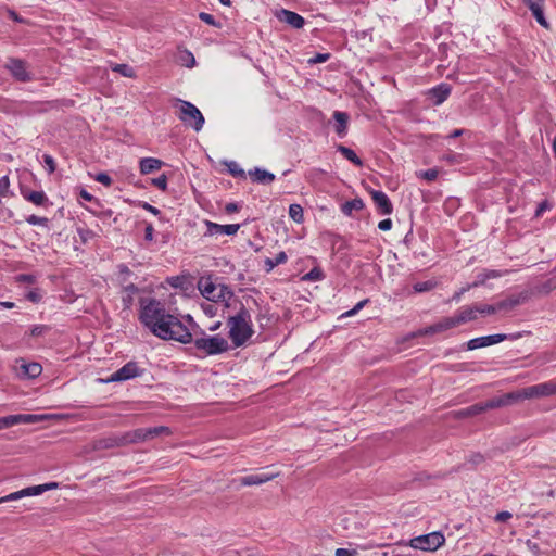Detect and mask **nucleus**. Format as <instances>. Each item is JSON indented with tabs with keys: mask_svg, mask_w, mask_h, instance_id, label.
Here are the masks:
<instances>
[{
	"mask_svg": "<svg viewBox=\"0 0 556 556\" xmlns=\"http://www.w3.org/2000/svg\"><path fill=\"white\" fill-rule=\"evenodd\" d=\"M140 321L157 338L187 344L191 340L188 329L176 316L167 313L155 299L141 300Z\"/></svg>",
	"mask_w": 556,
	"mask_h": 556,
	"instance_id": "nucleus-1",
	"label": "nucleus"
},
{
	"mask_svg": "<svg viewBox=\"0 0 556 556\" xmlns=\"http://www.w3.org/2000/svg\"><path fill=\"white\" fill-rule=\"evenodd\" d=\"M190 330L191 340L188 343H192L194 349L201 353V357L218 355L229 350L228 341L219 336H210L204 330L195 326Z\"/></svg>",
	"mask_w": 556,
	"mask_h": 556,
	"instance_id": "nucleus-2",
	"label": "nucleus"
},
{
	"mask_svg": "<svg viewBox=\"0 0 556 556\" xmlns=\"http://www.w3.org/2000/svg\"><path fill=\"white\" fill-rule=\"evenodd\" d=\"M229 338L236 348L242 346L254 333L251 315L241 306L240 311L228 319Z\"/></svg>",
	"mask_w": 556,
	"mask_h": 556,
	"instance_id": "nucleus-3",
	"label": "nucleus"
},
{
	"mask_svg": "<svg viewBox=\"0 0 556 556\" xmlns=\"http://www.w3.org/2000/svg\"><path fill=\"white\" fill-rule=\"evenodd\" d=\"M175 102L179 109L177 113L178 118L186 126L193 128L195 131H200L203 128L205 122L200 110L189 101L175 99Z\"/></svg>",
	"mask_w": 556,
	"mask_h": 556,
	"instance_id": "nucleus-4",
	"label": "nucleus"
},
{
	"mask_svg": "<svg viewBox=\"0 0 556 556\" xmlns=\"http://www.w3.org/2000/svg\"><path fill=\"white\" fill-rule=\"evenodd\" d=\"M58 486H59V484L56 482H49V483H45V484L28 486V488L22 489L20 491L10 493L7 496L0 497V504L11 502V501H16V500L23 498L25 496L40 495L45 491L54 490V489H58Z\"/></svg>",
	"mask_w": 556,
	"mask_h": 556,
	"instance_id": "nucleus-5",
	"label": "nucleus"
},
{
	"mask_svg": "<svg viewBox=\"0 0 556 556\" xmlns=\"http://www.w3.org/2000/svg\"><path fill=\"white\" fill-rule=\"evenodd\" d=\"M444 542L445 538L440 532H432L414 538L410 541V546L422 551H435L442 546Z\"/></svg>",
	"mask_w": 556,
	"mask_h": 556,
	"instance_id": "nucleus-6",
	"label": "nucleus"
},
{
	"mask_svg": "<svg viewBox=\"0 0 556 556\" xmlns=\"http://www.w3.org/2000/svg\"><path fill=\"white\" fill-rule=\"evenodd\" d=\"M521 337L520 333H514V334H490L484 337H479L471 339L467 342V349L468 350H476L480 348H486L496 343H500L506 339L516 340Z\"/></svg>",
	"mask_w": 556,
	"mask_h": 556,
	"instance_id": "nucleus-7",
	"label": "nucleus"
},
{
	"mask_svg": "<svg viewBox=\"0 0 556 556\" xmlns=\"http://www.w3.org/2000/svg\"><path fill=\"white\" fill-rule=\"evenodd\" d=\"M527 400L541 399L556 394V381H547L525 388Z\"/></svg>",
	"mask_w": 556,
	"mask_h": 556,
	"instance_id": "nucleus-8",
	"label": "nucleus"
},
{
	"mask_svg": "<svg viewBox=\"0 0 556 556\" xmlns=\"http://www.w3.org/2000/svg\"><path fill=\"white\" fill-rule=\"evenodd\" d=\"M5 68L21 83L31 80V74L27 70V64L21 59L10 58L5 63Z\"/></svg>",
	"mask_w": 556,
	"mask_h": 556,
	"instance_id": "nucleus-9",
	"label": "nucleus"
},
{
	"mask_svg": "<svg viewBox=\"0 0 556 556\" xmlns=\"http://www.w3.org/2000/svg\"><path fill=\"white\" fill-rule=\"evenodd\" d=\"M525 393V388L509 393H505L501 396L491 399L489 406H492V408L495 409L525 401L527 400Z\"/></svg>",
	"mask_w": 556,
	"mask_h": 556,
	"instance_id": "nucleus-10",
	"label": "nucleus"
},
{
	"mask_svg": "<svg viewBox=\"0 0 556 556\" xmlns=\"http://www.w3.org/2000/svg\"><path fill=\"white\" fill-rule=\"evenodd\" d=\"M454 327H457V324L455 321L454 316L451 317H444L440 319L438 323L428 326L424 329L418 330L413 334V337H421V336H430L434 333L444 332L448 329H452Z\"/></svg>",
	"mask_w": 556,
	"mask_h": 556,
	"instance_id": "nucleus-11",
	"label": "nucleus"
},
{
	"mask_svg": "<svg viewBox=\"0 0 556 556\" xmlns=\"http://www.w3.org/2000/svg\"><path fill=\"white\" fill-rule=\"evenodd\" d=\"M142 370L139 369L136 362H128L122 368L112 374L105 381L106 382H115V381H125L131 378L140 376Z\"/></svg>",
	"mask_w": 556,
	"mask_h": 556,
	"instance_id": "nucleus-12",
	"label": "nucleus"
},
{
	"mask_svg": "<svg viewBox=\"0 0 556 556\" xmlns=\"http://www.w3.org/2000/svg\"><path fill=\"white\" fill-rule=\"evenodd\" d=\"M530 299V292L529 291H522L518 294H513L500 302L496 303L498 312H509L517 307L518 305H521L526 303Z\"/></svg>",
	"mask_w": 556,
	"mask_h": 556,
	"instance_id": "nucleus-13",
	"label": "nucleus"
},
{
	"mask_svg": "<svg viewBox=\"0 0 556 556\" xmlns=\"http://www.w3.org/2000/svg\"><path fill=\"white\" fill-rule=\"evenodd\" d=\"M125 435L123 434H114L106 438L98 439L93 442V450H109L119 446H126Z\"/></svg>",
	"mask_w": 556,
	"mask_h": 556,
	"instance_id": "nucleus-14",
	"label": "nucleus"
},
{
	"mask_svg": "<svg viewBox=\"0 0 556 556\" xmlns=\"http://www.w3.org/2000/svg\"><path fill=\"white\" fill-rule=\"evenodd\" d=\"M205 225L207 228L206 236H215V235H227L233 236L238 232L240 225L239 224H229V225H219L213 223L211 220H205Z\"/></svg>",
	"mask_w": 556,
	"mask_h": 556,
	"instance_id": "nucleus-15",
	"label": "nucleus"
},
{
	"mask_svg": "<svg viewBox=\"0 0 556 556\" xmlns=\"http://www.w3.org/2000/svg\"><path fill=\"white\" fill-rule=\"evenodd\" d=\"M276 16L280 22H283L296 29L302 28L305 24L304 18L300 14L286 9L279 10L276 13Z\"/></svg>",
	"mask_w": 556,
	"mask_h": 556,
	"instance_id": "nucleus-16",
	"label": "nucleus"
},
{
	"mask_svg": "<svg viewBox=\"0 0 556 556\" xmlns=\"http://www.w3.org/2000/svg\"><path fill=\"white\" fill-rule=\"evenodd\" d=\"M452 88L447 84H440L428 90L427 94L432 99L434 105L442 104L451 94Z\"/></svg>",
	"mask_w": 556,
	"mask_h": 556,
	"instance_id": "nucleus-17",
	"label": "nucleus"
},
{
	"mask_svg": "<svg viewBox=\"0 0 556 556\" xmlns=\"http://www.w3.org/2000/svg\"><path fill=\"white\" fill-rule=\"evenodd\" d=\"M371 198L381 214L389 215L393 211V205L388 195L378 190L371 191Z\"/></svg>",
	"mask_w": 556,
	"mask_h": 556,
	"instance_id": "nucleus-18",
	"label": "nucleus"
},
{
	"mask_svg": "<svg viewBox=\"0 0 556 556\" xmlns=\"http://www.w3.org/2000/svg\"><path fill=\"white\" fill-rule=\"evenodd\" d=\"M530 11L532 12L536 22L544 28H549V24L546 21L543 12V0H522Z\"/></svg>",
	"mask_w": 556,
	"mask_h": 556,
	"instance_id": "nucleus-19",
	"label": "nucleus"
},
{
	"mask_svg": "<svg viewBox=\"0 0 556 556\" xmlns=\"http://www.w3.org/2000/svg\"><path fill=\"white\" fill-rule=\"evenodd\" d=\"M279 476V472L275 473H255L242 477L240 480L241 485L251 486V485H260L265 482L271 481L276 477Z\"/></svg>",
	"mask_w": 556,
	"mask_h": 556,
	"instance_id": "nucleus-20",
	"label": "nucleus"
},
{
	"mask_svg": "<svg viewBox=\"0 0 556 556\" xmlns=\"http://www.w3.org/2000/svg\"><path fill=\"white\" fill-rule=\"evenodd\" d=\"M490 405V400L486 401V402H481V403H477V404H473L469 407H466V408H463L460 410H458L456 413V417L458 418H468V417H472V416H476V415H479V414H482L489 409H493L492 406H489Z\"/></svg>",
	"mask_w": 556,
	"mask_h": 556,
	"instance_id": "nucleus-21",
	"label": "nucleus"
},
{
	"mask_svg": "<svg viewBox=\"0 0 556 556\" xmlns=\"http://www.w3.org/2000/svg\"><path fill=\"white\" fill-rule=\"evenodd\" d=\"M42 371V367L39 363H22L18 367V375L23 378H37Z\"/></svg>",
	"mask_w": 556,
	"mask_h": 556,
	"instance_id": "nucleus-22",
	"label": "nucleus"
},
{
	"mask_svg": "<svg viewBox=\"0 0 556 556\" xmlns=\"http://www.w3.org/2000/svg\"><path fill=\"white\" fill-rule=\"evenodd\" d=\"M454 318L457 326L477 319L476 304L473 306H466L460 308Z\"/></svg>",
	"mask_w": 556,
	"mask_h": 556,
	"instance_id": "nucleus-23",
	"label": "nucleus"
},
{
	"mask_svg": "<svg viewBox=\"0 0 556 556\" xmlns=\"http://www.w3.org/2000/svg\"><path fill=\"white\" fill-rule=\"evenodd\" d=\"M199 290L210 301H217L222 295L216 294V286L211 280H200Z\"/></svg>",
	"mask_w": 556,
	"mask_h": 556,
	"instance_id": "nucleus-24",
	"label": "nucleus"
},
{
	"mask_svg": "<svg viewBox=\"0 0 556 556\" xmlns=\"http://www.w3.org/2000/svg\"><path fill=\"white\" fill-rule=\"evenodd\" d=\"M249 175L254 182L268 185L275 180V175L265 169L255 168L254 170H250Z\"/></svg>",
	"mask_w": 556,
	"mask_h": 556,
	"instance_id": "nucleus-25",
	"label": "nucleus"
},
{
	"mask_svg": "<svg viewBox=\"0 0 556 556\" xmlns=\"http://www.w3.org/2000/svg\"><path fill=\"white\" fill-rule=\"evenodd\" d=\"M54 417V415H30V414H21V415H12V419H14V425L17 424H35L38 421L47 420L49 418Z\"/></svg>",
	"mask_w": 556,
	"mask_h": 556,
	"instance_id": "nucleus-26",
	"label": "nucleus"
},
{
	"mask_svg": "<svg viewBox=\"0 0 556 556\" xmlns=\"http://www.w3.org/2000/svg\"><path fill=\"white\" fill-rule=\"evenodd\" d=\"M163 162L154 157H144L140 161V173L143 175L150 174L162 167Z\"/></svg>",
	"mask_w": 556,
	"mask_h": 556,
	"instance_id": "nucleus-27",
	"label": "nucleus"
},
{
	"mask_svg": "<svg viewBox=\"0 0 556 556\" xmlns=\"http://www.w3.org/2000/svg\"><path fill=\"white\" fill-rule=\"evenodd\" d=\"M124 435L127 445L148 441L144 428L125 432Z\"/></svg>",
	"mask_w": 556,
	"mask_h": 556,
	"instance_id": "nucleus-28",
	"label": "nucleus"
},
{
	"mask_svg": "<svg viewBox=\"0 0 556 556\" xmlns=\"http://www.w3.org/2000/svg\"><path fill=\"white\" fill-rule=\"evenodd\" d=\"M333 118L336 121V132L339 136H344L348 128L349 115L345 112L336 111L333 113Z\"/></svg>",
	"mask_w": 556,
	"mask_h": 556,
	"instance_id": "nucleus-29",
	"label": "nucleus"
},
{
	"mask_svg": "<svg viewBox=\"0 0 556 556\" xmlns=\"http://www.w3.org/2000/svg\"><path fill=\"white\" fill-rule=\"evenodd\" d=\"M365 206L364 201L359 198L346 201L341 205V211L344 215L351 216L353 211H361Z\"/></svg>",
	"mask_w": 556,
	"mask_h": 556,
	"instance_id": "nucleus-30",
	"label": "nucleus"
},
{
	"mask_svg": "<svg viewBox=\"0 0 556 556\" xmlns=\"http://www.w3.org/2000/svg\"><path fill=\"white\" fill-rule=\"evenodd\" d=\"M337 150L354 165L358 167L363 166V161L357 156V154L352 149L340 144L338 146Z\"/></svg>",
	"mask_w": 556,
	"mask_h": 556,
	"instance_id": "nucleus-31",
	"label": "nucleus"
},
{
	"mask_svg": "<svg viewBox=\"0 0 556 556\" xmlns=\"http://www.w3.org/2000/svg\"><path fill=\"white\" fill-rule=\"evenodd\" d=\"M287 262V254L285 252H279L274 258L265 260V269L267 273L271 271L276 266L283 264Z\"/></svg>",
	"mask_w": 556,
	"mask_h": 556,
	"instance_id": "nucleus-32",
	"label": "nucleus"
},
{
	"mask_svg": "<svg viewBox=\"0 0 556 556\" xmlns=\"http://www.w3.org/2000/svg\"><path fill=\"white\" fill-rule=\"evenodd\" d=\"M24 198L35 205H43L48 201L47 195L42 191H30L29 193L24 194Z\"/></svg>",
	"mask_w": 556,
	"mask_h": 556,
	"instance_id": "nucleus-33",
	"label": "nucleus"
},
{
	"mask_svg": "<svg viewBox=\"0 0 556 556\" xmlns=\"http://www.w3.org/2000/svg\"><path fill=\"white\" fill-rule=\"evenodd\" d=\"M144 429H146L148 441L154 439L155 437L162 435V434L169 435L172 433L170 429L165 426H157V427L144 428Z\"/></svg>",
	"mask_w": 556,
	"mask_h": 556,
	"instance_id": "nucleus-34",
	"label": "nucleus"
},
{
	"mask_svg": "<svg viewBox=\"0 0 556 556\" xmlns=\"http://www.w3.org/2000/svg\"><path fill=\"white\" fill-rule=\"evenodd\" d=\"M289 216L296 223H302L304 219L303 208L300 204H291L289 206Z\"/></svg>",
	"mask_w": 556,
	"mask_h": 556,
	"instance_id": "nucleus-35",
	"label": "nucleus"
},
{
	"mask_svg": "<svg viewBox=\"0 0 556 556\" xmlns=\"http://www.w3.org/2000/svg\"><path fill=\"white\" fill-rule=\"evenodd\" d=\"M435 286H437V281L427 280V281H422V282H416L413 286V289L415 292L421 293V292H428V291L432 290L433 288H435Z\"/></svg>",
	"mask_w": 556,
	"mask_h": 556,
	"instance_id": "nucleus-36",
	"label": "nucleus"
},
{
	"mask_svg": "<svg viewBox=\"0 0 556 556\" xmlns=\"http://www.w3.org/2000/svg\"><path fill=\"white\" fill-rule=\"evenodd\" d=\"M112 70L124 77L132 78L136 76L134 68L128 66L127 64H115Z\"/></svg>",
	"mask_w": 556,
	"mask_h": 556,
	"instance_id": "nucleus-37",
	"label": "nucleus"
},
{
	"mask_svg": "<svg viewBox=\"0 0 556 556\" xmlns=\"http://www.w3.org/2000/svg\"><path fill=\"white\" fill-rule=\"evenodd\" d=\"M477 313L482 315H492L498 312L497 305H489V304H476Z\"/></svg>",
	"mask_w": 556,
	"mask_h": 556,
	"instance_id": "nucleus-38",
	"label": "nucleus"
},
{
	"mask_svg": "<svg viewBox=\"0 0 556 556\" xmlns=\"http://www.w3.org/2000/svg\"><path fill=\"white\" fill-rule=\"evenodd\" d=\"M324 274L320 268L314 267L304 277L303 280L317 281L323 279Z\"/></svg>",
	"mask_w": 556,
	"mask_h": 556,
	"instance_id": "nucleus-39",
	"label": "nucleus"
},
{
	"mask_svg": "<svg viewBox=\"0 0 556 556\" xmlns=\"http://www.w3.org/2000/svg\"><path fill=\"white\" fill-rule=\"evenodd\" d=\"M152 185L159 188L162 191H165L167 188V176L165 174H162L157 178L152 179Z\"/></svg>",
	"mask_w": 556,
	"mask_h": 556,
	"instance_id": "nucleus-40",
	"label": "nucleus"
},
{
	"mask_svg": "<svg viewBox=\"0 0 556 556\" xmlns=\"http://www.w3.org/2000/svg\"><path fill=\"white\" fill-rule=\"evenodd\" d=\"M26 222L30 225H42V226H47L48 224V218L46 217H39V216H36V215H29L27 218H26Z\"/></svg>",
	"mask_w": 556,
	"mask_h": 556,
	"instance_id": "nucleus-41",
	"label": "nucleus"
},
{
	"mask_svg": "<svg viewBox=\"0 0 556 556\" xmlns=\"http://www.w3.org/2000/svg\"><path fill=\"white\" fill-rule=\"evenodd\" d=\"M438 175H439V172L437 168H430V169H427V170L420 173V176L428 181L435 180Z\"/></svg>",
	"mask_w": 556,
	"mask_h": 556,
	"instance_id": "nucleus-42",
	"label": "nucleus"
},
{
	"mask_svg": "<svg viewBox=\"0 0 556 556\" xmlns=\"http://www.w3.org/2000/svg\"><path fill=\"white\" fill-rule=\"evenodd\" d=\"M10 188V179L8 176H3L0 178V194L2 197H7Z\"/></svg>",
	"mask_w": 556,
	"mask_h": 556,
	"instance_id": "nucleus-43",
	"label": "nucleus"
},
{
	"mask_svg": "<svg viewBox=\"0 0 556 556\" xmlns=\"http://www.w3.org/2000/svg\"><path fill=\"white\" fill-rule=\"evenodd\" d=\"M228 168L235 177H244V170L236 162H230Z\"/></svg>",
	"mask_w": 556,
	"mask_h": 556,
	"instance_id": "nucleus-44",
	"label": "nucleus"
},
{
	"mask_svg": "<svg viewBox=\"0 0 556 556\" xmlns=\"http://www.w3.org/2000/svg\"><path fill=\"white\" fill-rule=\"evenodd\" d=\"M94 179L106 187H110L112 185V178L106 173L97 174Z\"/></svg>",
	"mask_w": 556,
	"mask_h": 556,
	"instance_id": "nucleus-45",
	"label": "nucleus"
},
{
	"mask_svg": "<svg viewBox=\"0 0 556 556\" xmlns=\"http://www.w3.org/2000/svg\"><path fill=\"white\" fill-rule=\"evenodd\" d=\"M49 327L46 325H36L31 328L30 333L33 337L42 336L48 331Z\"/></svg>",
	"mask_w": 556,
	"mask_h": 556,
	"instance_id": "nucleus-46",
	"label": "nucleus"
},
{
	"mask_svg": "<svg viewBox=\"0 0 556 556\" xmlns=\"http://www.w3.org/2000/svg\"><path fill=\"white\" fill-rule=\"evenodd\" d=\"M43 162H45V164L48 167L49 174L54 173V170L56 168V165H55V162H54L53 157L51 155H49V154H45L43 155Z\"/></svg>",
	"mask_w": 556,
	"mask_h": 556,
	"instance_id": "nucleus-47",
	"label": "nucleus"
},
{
	"mask_svg": "<svg viewBox=\"0 0 556 556\" xmlns=\"http://www.w3.org/2000/svg\"><path fill=\"white\" fill-rule=\"evenodd\" d=\"M330 59L329 53H317L313 59L308 61L311 64L324 63Z\"/></svg>",
	"mask_w": 556,
	"mask_h": 556,
	"instance_id": "nucleus-48",
	"label": "nucleus"
},
{
	"mask_svg": "<svg viewBox=\"0 0 556 556\" xmlns=\"http://www.w3.org/2000/svg\"><path fill=\"white\" fill-rule=\"evenodd\" d=\"M513 517L509 511H500L495 515L494 520L497 522H506Z\"/></svg>",
	"mask_w": 556,
	"mask_h": 556,
	"instance_id": "nucleus-49",
	"label": "nucleus"
},
{
	"mask_svg": "<svg viewBox=\"0 0 556 556\" xmlns=\"http://www.w3.org/2000/svg\"><path fill=\"white\" fill-rule=\"evenodd\" d=\"M14 426V419H12V415L0 417V429L9 428Z\"/></svg>",
	"mask_w": 556,
	"mask_h": 556,
	"instance_id": "nucleus-50",
	"label": "nucleus"
},
{
	"mask_svg": "<svg viewBox=\"0 0 556 556\" xmlns=\"http://www.w3.org/2000/svg\"><path fill=\"white\" fill-rule=\"evenodd\" d=\"M199 17L205 22L206 24L208 25H213V26H216V22H215V18L213 17V15L208 14V13H205V12H202L200 13Z\"/></svg>",
	"mask_w": 556,
	"mask_h": 556,
	"instance_id": "nucleus-51",
	"label": "nucleus"
},
{
	"mask_svg": "<svg viewBox=\"0 0 556 556\" xmlns=\"http://www.w3.org/2000/svg\"><path fill=\"white\" fill-rule=\"evenodd\" d=\"M357 552L355 549L337 548L336 556H355Z\"/></svg>",
	"mask_w": 556,
	"mask_h": 556,
	"instance_id": "nucleus-52",
	"label": "nucleus"
},
{
	"mask_svg": "<svg viewBox=\"0 0 556 556\" xmlns=\"http://www.w3.org/2000/svg\"><path fill=\"white\" fill-rule=\"evenodd\" d=\"M17 280L21 282L33 285V283H35L36 278L33 275L22 274L17 277Z\"/></svg>",
	"mask_w": 556,
	"mask_h": 556,
	"instance_id": "nucleus-53",
	"label": "nucleus"
},
{
	"mask_svg": "<svg viewBox=\"0 0 556 556\" xmlns=\"http://www.w3.org/2000/svg\"><path fill=\"white\" fill-rule=\"evenodd\" d=\"M470 289H471V287H469V285H468V286H466V287L460 288L458 291H456V292L454 293V295L452 296L451 301L458 302V301L460 300L462 295H463L465 292L469 291Z\"/></svg>",
	"mask_w": 556,
	"mask_h": 556,
	"instance_id": "nucleus-54",
	"label": "nucleus"
},
{
	"mask_svg": "<svg viewBox=\"0 0 556 556\" xmlns=\"http://www.w3.org/2000/svg\"><path fill=\"white\" fill-rule=\"evenodd\" d=\"M378 228L382 231H388L392 228V220L390 218L379 222Z\"/></svg>",
	"mask_w": 556,
	"mask_h": 556,
	"instance_id": "nucleus-55",
	"label": "nucleus"
},
{
	"mask_svg": "<svg viewBox=\"0 0 556 556\" xmlns=\"http://www.w3.org/2000/svg\"><path fill=\"white\" fill-rule=\"evenodd\" d=\"M153 232H154L153 226L151 224L147 225V227L144 229V239L147 241H152L153 240Z\"/></svg>",
	"mask_w": 556,
	"mask_h": 556,
	"instance_id": "nucleus-56",
	"label": "nucleus"
},
{
	"mask_svg": "<svg viewBox=\"0 0 556 556\" xmlns=\"http://www.w3.org/2000/svg\"><path fill=\"white\" fill-rule=\"evenodd\" d=\"M486 280H488V277H485V274L484 273L480 274V275H478L477 280L475 282H472L471 285H469V287L476 288L480 285H483Z\"/></svg>",
	"mask_w": 556,
	"mask_h": 556,
	"instance_id": "nucleus-57",
	"label": "nucleus"
},
{
	"mask_svg": "<svg viewBox=\"0 0 556 556\" xmlns=\"http://www.w3.org/2000/svg\"><path fill=\"white\" fill-rule=\"evenodd\" d=\"M368 302V300H363L361 302H358L355 307L351 311H349L346 313L348 316H351V315H354L356 312H358L366 303Z\"/></svg>",
	"mask_w": 556,
	"mask_h": 556,
	"instance_id": "nucleus-58",
	"label": "nucleus"
},
{
	"mask_svg": "<svg viewBox=\"0 0 556 556\" xmlns=\"http://www.w3.org/2000/svg\"><path fill=\"white\" fill-rule=\"evenodd\" d=\"M142 207H143L146 211H148V212H150V213H152V214H154V215H159V214H160V210H159L157 207H155V206H153V205H151V204H149V203H147V202H144V203L142 204Z\"/></svg>",
	"mask_w": 556,
	"mask_h": 556,
	"instance_id": "nucleus-59",
	"label": "nucleus"
},
{
	"mask_svg": "<svg viewBox=\"0 0 556 556\" xmlns=\"http://www.w3.org/2000/svg\"><path fill=\"white\" fill-rule=\"evenodd\" d=\"M239 210V205L237 203H227L225 206V211L228 214L235 213Z\"/></svg>",
	"mask_w": 556,
	"mask_h": 556,
	"instance_id": "nucleus-60",
	"label": "nucleus"
},
{
	"mask_svg": "<svg viewBox=\"0 0 556 556\" xmlns=\"http://www.w3.org/2000/svg\"><path fill=\"white\" fill-rule=\"evenodd\" d=\"M26 298L31 301V302H39L40 301V295L35 292V291H30L28 292V294L26 295Z\"/></svg>",
	"mask_w": 556,
	"mask_h": 556,
	"instance_id": "nucleus-61",
	"label": "nucleus"
},
{
	"mask_svg": "<svg viewBox=\"0 0 556 556\" xmlns=\"http://www.w3.org/2000/svg\"><path fill=\"white\" fill-rule=\"evenodd\" d=\"M79 195L81 199H84L86 201H91L93 199V197L89 192H87L85 189L80 190Z\"/></svg>",
	"mask_w": 556,
	"mask_h": 556,
	"instance_id": "nucleus-62",
	"label": "nucleus"
},
{
	"mask_svg": "<svg viewBox=\"0 0 556 556\" xmlns=\"http://www.w3.org/2000/svg\"><path fill=\"white\" fill-rule=\"evenodd\" d=\"M484 274H485V277H488V279L496 278L500 276V274L496 270H489V271H485Z\"/></svg>",
	"mask_w": 556,
	"mask_h": 556,
	"instance_id": "nucleus-63",
	"label": "nucleus"
},
{
	"mask_svg": "<svg viewBox=\"0 0 556 556\" xmlns=\"http://www.w3.org/2000/svg\"><path fill=\"white\" fill-rule=\"evenodd\" d=\"M9 16L16 22H22V18L14 11H9Z\"/></svg>",
	"mask_w": 556,
	"mask_h": 556,
	"instance_id": "nucleus-64",
	"label": "nucleus"
}]
</instances>
